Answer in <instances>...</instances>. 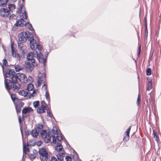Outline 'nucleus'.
Listing matches in <instances>:
<instances>
[{
    "label": "nucleus",
    "instance_id": "obj_1",
    "mask_svg": "<svg viewBox=\"0 0 161 161\" xmlns=\"http://www.w3.org/2000/svg\"><path fill=\"white\" fill-rule=\"evenodd\" d=\"M4 75L5 88L9 91L12 88V85L14 84L16 77L15 72L14 69H8L6 70L5 75L4 74Z\"/></svg>",
    "mask_w": 161,
    "mask_h": 161
},
{
    "label": "nucleus",
    "instance_id": "obj_2",
    "mask_svg": "<svg viewBox=\"0 0 161 161\" xmlns=\"http://www.w3.org/2000/svg\"><path fill=\"white\" fill-rule=\"evenodd\" d=\"M18 79L22 83H25L27 79L25 75L23 73H19L16 74L15 80L13 85H12V88L15 91H18L20 88V85L17 82Z\"/></svg>",
    "mask_w": 161,
    "mask_h": 161
},
{
    "label": "nucleus",
    "instance_id": "obj_3",
    "mask_svg": "<svg viewBox=\"0 0 161 161\" xmlns=\"http://www.w3.org/2000/svg\"><path fill=\"white\" fill-rule=\"evenodd\" d=\"M40 134L44 142L48 143L50 142L51 143H55L56 138L55 136H50L49 132L45 130H42L40 131Z\"/></svg>",
    "mask_w": 161,
    "mask_h": 161
},
{
    "label": "nucleus",
    "instance_id": "obj_4",
    "mask_svg": "<svg viewBox=\"0 0 161 161\" xmlns=\"http://www.w3.org/2000/svg\"><path fill=\"white\" fill-rule=\"evenodd\" d=\"M22 11H23L24 12H22V14L21 15L20 19L17 20L16 23L14 24L15 25L23 26L26 24V21L24 19H27V14L25 9L22 10Z\"/></svg>",
    "mask_w": 161,
    "mask_h": 161
},
{
    "label": "nucleus",
    "instance_id": "obj_5",
    "mask_svg": "<svg viewBox=\"0 0 161 161\" xmlns=\"http://www.w3.org/2000/svg\"><path fill=\"white\" fill-rule=\"evenodd\" d=\"M29 35L30 37H29V41H30L31 48L33 50L37 48L39 51L41 50L42 49L41 47L38 43H37L36 41L34 39L32 35L29 34Z\"/></svg>",
    "mask_w": 161,
    "mask_h": 161
},
{
    "label": "nucleus",
    "instance_id": "obj_6",
    "mask_svg": "<svg viewBox=\"0 0 161 161\" xmlns=\"http://www.w3.org/2000/svg\"><path fill=\"white\" fill-rule=\"evenodd\" d=\"M38 90L37 89H35L33 90L32 93L28 92L27 90H21L19 92V94L24 97H26L27 98H30L32 97H34L36 96Z\"/></svg>",
    "mask_w": 161,
    "mask_h": 161
},
{
    "label": "nucleus",
    "instance_id": "obj_7",
    "mask_svg": "<svg viewBox=\"0 0 161 161\" xmlns=\"http://www.w3.org/2000/svg\"><path fill=\"white\" fill-rule=\"evenodd\" d=\"M39 153L40 155V158L43 161H46L48 160V154L45 148L39 149Z\"/></svg>",
    "mask_w": 161,
    "mask_h": 161
},
{
    "label": "nucleus",
    "instance_id": "obj_8",
    "mask_svg": "<svg viewBox=\"0 0 161 161\" xmlns=\"http://www.w3.org/2000/svg\"><path fill=\"white\" fill-rule=\"evenodd\" d=\"M29 34H31L29 32H22L18 35V39L19 41L22 42H25L28 39L29 40Z\"/></svg>",
    "mask_w": 161,
    "mask_h": 161
},
{
    "label": "nucleus",
    "instance_id": "obj_9",
    "mask_svg": "<svg viewBox=\"0 0 161 161\" xmlns=\"http://www.w3.org/2000/svg\"><path fill=\"white\" fill-rule=\"evenodd\" d=\"M43 129V125H39L35 129L32 130L31 131V134L33 137H36L38 135L39 132Z\"/></svg>",
    "mask_w": 161,
    "mask_h": 161
},
{
    "label": "nucleus",
    "instance_id": "obj_10",
    "mask_svg": "<svg viewBox=\"0 0 161 161\" xmlns=\"http://www.w3.org/2000/svg\"><path fill=\"white\" fill-rule=\"evenodd\" d=\"M35 57L34 56V54L32 52H29L28 53L27 57V58L28 60H31V62L32 63V65L34 66H36L37 65V63L34 57Z\"/></svg>",
    "mask_w": 161,
    "mask_h": 161
},
{
    "label": "nucleus",
    "instance_id": "obj_11",
    "mask_svg": "<svg viewBox=\"0 0 161 161\" xmlns=\"http://www.w3.org/2000/svg\"><path fill=\"white\" fill-rule=\"evenodd\" d=\"M36 53L37 54L36 58L39 61L40 63H42L43 65L45 66L46 62V58H44L43 55L40 52H39V53H38V52L36 51Z\"/></svg>",
    "mask_w": 161,
    "mask_h": 161
},
{
    "label": "nucleus",
    "instance_id": "obj_12",
    "mask_svg": "<svg viewBox=\"0 0 161 161\" xmlns=\"http://www.w3.org/2000/svg\"><path fill=\"white\" fill-rule=\"evenodd\" d=\"M41 106L37 109V112L39 114H42L45 112L46 107V103L44 101H42L41 103Z\"/></svg>",
    "mask_w": 161,
    "mask_h": 161
},
{
    "label": "nucleus",
    "instance_id": "obj_13",
    "mask_svg": "<svg viewBox=\"0 0 161 161\" xmlns=\"http://www.w3.org/2000/svg\"><path fill=\"white\" fill-rule=\"evenodd\" d=\"M9 14V12L7 9L2 8L0 10V14L2 16L7 17Z\"/></svg>",
    "mask_w": 161,
    "mask_h": 161
},
{
    "label": "nucleus",
    "instance_id": "obj_14",
    "mask_svg": "<svg viewBox=\"0 0 161 161\" xmlns=\"http://www.w3.org/2000/svg\"><path fill=\"white\" fill-rule=\"evenodd\" d=\"M32 64H31L30 62H27L26 64L25 67L27 71L29 72H31L33 69Z\"/></svg>",
    "mask_w": 161,
    "mask_h": 161
},
{
    "label": "nucleus",
    "instance_id": "obj_15",
    "mask_svg": "<svg viewBox=\"0 0 161 161\" xmlns=\"http://www.w3.org/2000/svg\"><path fill=\"white\" fill-rule=\"evenodd\" d=\"M131 126H130L125 131V133L126 136H127V137H124V139L126 141H127L129 140L130 137L129 133L131 128Z\"/></svg>",
    "mask_w": 161,
    "mask_h": 161
},
{
    "label": "nucleus",
    "instance_id": "obj_16",
    "mask_svg": "<svg viewBox=\"0 0 161 161\" xmlns=\"http://www.w3.org/2000/svg\"><path fill=\"white\" fill-rule=\"evenodd\" d=\"M45 76H44L42 77H39L37 81L38 85L39 86H40L43 83H45Z\"/></svg>",
    "mask_w": 161,
    "mask_h": 161
},
{
    "label": "nucleus",
    "instance_id": "obj_17",
    "mask_svg": "<svg viewBox=\"0 0 161 161\" xmlns=\"http://www.w3.org/2000/svg\"><path fill=\"white\" fill-rule=\"evenodd\" d=\"M25 0H22V3L20 4L19 8L18 10L17 11V13L19 14H20L22 13V10L23 9H25V8L24 7V6L23 5V3L24 2Z\"/></svg>",
    "mask_w": 161,
    "mask_h": 161
},
{
    "label": "nucleus",
    "instance_id": "obj_18",
    "mask_svg": "<svg viewBox=\"0 0 161 161\" xmlns=\"http://www.w3.org/2000/svg\"><path fill=\"white\" fill-rule=\"evenodd\" d=\"M64 153H59L56 155V156L57 157L58 159V160L59 161H63L64 159Z\"/></svg>",
    "mask_w": 161,
    "mask_h": 161
},
{
    "label": "nucleus",
    "instance_id": "obj_19",
    "mask_svg": "<svg viewBox=\"0 0 161 161\" xmlns=\"http://www.w3.org/2000/svg\"><path fill=\"white\" fill-rule=\"evenodd\" d=\"M12 54L14 57L16 58V60L19 61L20 60V58L19 55L18 53H16L15 51H14V52H12Z\"/></svg>",
    "mask_w": 161,
    "mask_h": 161
},
{
    "label": "nucleus",
    "instance_id": "obj_20",
    "mask_svg": "<svg viewBox=\"0 0 161 161\" xmlns=\"http://www.w3.org/2000/svg\"><path fill=\"white\" fill-rule=\"evenodd\" d=\"M14 69L16 72H19L23 70V67L19 64H17L15 65Z\"/></svg>",
    "mask_w": 161,
    "mask_h": 161
},
{
    "label": "nucleus",
    "instance_id": "obj_21",
    "mask_svg": "<svg viewBox=\"0 0 161 161\" xmlns=\"http://www.w3.org/2000/svg\"><path fill=\"white\" fill-rule=\"evenodd\" d=\"M148 83L147 84V90L149 91L152 89V83L151 82V80L150 78H147Z\"/></svg>",
    "mask_w": 161,
    "mask_h": 161
},
{
    "label": "nucleus",
    "instance_id": "obj_22",
    "mask_svg": "<svg viewBox=\"0 0 161 161\" xmlns=\"http://www.w3.org/2000/svg\"><path fill=\"white\" fill-rule=\"evenodd\" d=\"M34 87L33 84H29L27 86V89H26L27 91L29 92L31 91L34 89Z\"/></svg>",
    "mask_w": 161,
    "mask_h": 161
},
{
    "label": "nucleus",
    "instance_id": "obj_23",
    "mask_svg": "<svg viewBox=\"0 0 161 161\" xmlns=\"http://www.w3.org/2000/svg\"><path fill=\"white\" fill-rule=\"evenodd\" d=\"M31 108H24L22 111V113L23 115L24 114H26L28 113L30 111Z\"/></svg>",
    "mask_w": 161,
    "mask_h": 161
},
{
    "label": "nucleus",
    "instance_id": "obj_24",
    "mask_svg": "<svg viewBox=\"0 0 161 161\" xmlns=\"http://www.w3.org/2000/svg\"><path fill=\"white\" fill-rule=\"evenodd\" d=\"M3 65H2V68H3V73H4V70H3V69H4V67H3V66H6L7 65H8L7 64H8V62H7V60L5 59H4L3 60Z\"/></svg>",
    "mask_w": 161,
    "mask_h": 161
},
{
    "label": "nucleus",
    "instance_id": "obj_25",
    "mask_svg": "<svg viewBox=\"0 0 161 161\" xmlns=\"http://www.w3.org/2000/svg\"><path fill=\"white\" fill-rule=\"evenodd\" d=\"M62 146L60 143H58V145L56 147V150L58 151H60L62 149Z\"/></svg>",
    "mask_w": 161,
    "mask_h": 161
},
{
    "label": "nucleus",
    "instance_id": "obj_26",
    "mask_svg": "<svg viewBox=\"0 0 161 161\" xmlns=\"http://www.w3.org/2000/svg\"><path fill=\"white\" fill-rule=\"evenodd\" d=\"M8 1V0H0V6L3 7L7 3Z\"/></svg>",
    "mask_w": 161,
    "mask_h": 161
},
{
    "label": "nucleus",
    "instance_id": "obj_27",
    "mask_svg": "<svg viewBox=\"0 0 161 161\" xmlns=\"http://www.w3.org/2000/svg\"><path fill=\"white\" fill-rule=\"evenodd\" d=\"M8 8L10 11H13L15 8V6L14 4L8 5Z\"/></svg>",
    "mask_w": 161,
    "mask_h": 161
},
{
    "label": "nucleus",
    "instance_id": "obj_28",
    "mask_svg": "<svg viewBox=\"0 0 161 161\" xmlns=\"http://www.w3.org/2000/svg\"><path fill=\"white\" fill-rule=\"evenodd\" d=\"M56 137L57 138V139L59 141H61L63 140V138L62 136L60 134H58L57 135Z\"/></svg>",
    "mask_w": 161,
    "mask_h": 161
},
{
    "label": "nucleus",
    "instance_id": "obj_29",
    "mask_svg": "<svg viewBox=\"0 0 161 161\" xmlns=\"http://www.w3.org/2000/svg\"><path fill=\"white\" fill-rule=\"evenodd\" d=\"M23 153L24 154H26L27 151H29V149L27 148L26 145H24L23 147Z\"/></svg>",
    "mask_w": 161,
    "mask_h": 161
},
{
    "label": "nucleus",
    "instance_id": "obj_30",
    "mask_svg": "<svg viewBox=\"0 0 161 161\" xmlns=\"http://www.w3.org/2000/svg\"><path fill=\"white\" fill-rule=\"evenodd\" d=\"M30 30H33V27L32 25L30 24L29 22H26V24L25 25Z\"/></svg>",
    "mask_w": 161,
    "mask_h": 161
},
{
    "label": "nucleus",
    "instance_id": "obj_31",
    "mask_svg": "<svg viewBox=\"0 0 161 161\" xmlns=\"http://www.w3.org/2000/svg\"><path fill=\"white\" fill-rule=\"evenodd\" d=\"M39 105V101H36L33 102V105L35 108H36Z\"/></svg>",
    "mask_w": 161,
    "mask_h": 161
},
{
    "label": "nucleus",
    "instance_id": "obj_32",
    "mask_svg": "<svg viewBox=\"0 0 161 161\" xmlns=\"http://www.w3.org/2000/svg\"><path fill=\"white\" fill-rule=\"evenodd\" d=\"M53 132L54 134L57 135L58 134V130L56 127L53 128Z\"/></svg>",
    "mask_w": 161,
    "mask_h": 161
},
{
    "label": "nucleus",
    "instance_id": "obj_33",
    "mask_svg": "<svg viewBox=\"0 0 161 161\" xmlns=\"http://www.w3.org/2000/svg\"><path fill=\"white\" fill-rule=\"evenodd\" d=\"M146 74L147 75H150L151 74V70L150 68L147 69L146 70Z\"/></svg>",
    "mask_w": 161,
    "mask_h": 161
},
{
    "label": "nucleus",
    "instance_id": "obj_34",
    "mask_svg": "<svg viewBox=\"0 0 161 161\" xmlns=\"http://www.w3.org/2000/svg\"><path fill=\"white\" fill-rule=\"evenodd\" d=\"M45 97L47 100L49 102L50 101L49 93L47 91L46 92Z\"/></svg>",
    "mask_w": 161,
    "mask_h": 161
},
{
    "label": "nucleus",
    "instance_id": "obj_35",
    "mask_svg": "<svg viewBox=\"0 0 161 161\" xmlns=\"http://www.w3.org/2000/svg\"><path fill=\"white\" fill-rule=\"evenodd\" d=\"M16 109L18 114L19 113H20L21 111V108L19 107L18 106H16Z\"/></svg>",
    "mask_w": 161,
    "mask_h": 161
},
{
    "label": "nucleus",
    "instance_id": "obj_36",
    "mask_svg": "<svg viewBox=\"0 0 161 161\" xmlns=\"http://www.w3.org/2000/svg\"><path fill=\"white\" fill-rule=\"evenodd\" d=\"M11 97L13 101L14 102L16 99V96L15 95L12 94L11 95Z\"/></svg>",
    "mask_w": 161,
    "mask_h": 161
},
{
    "label": "nucleus",
    "instance_id": "obj_37",
    "mask_svg": "<svg viewBox=\"0 0 161 161\" xmlns=\"http://www.w3.org/2000/svg\"><path fill=\"white\" fill-rule=\"evenodd\" d=\"M47 115L48 117H50L51 118L53 116V115L51 114V113L50 112L49 110L47 109Z\"/></svg>",
    "mask_w": 161,
    "mask_h": 161
},
{
    "label": "nucleus",
    "instance_id": "obj_38",
    "mask_svg": "<svg viewBox=\"0 0 161 161\" xmlns=\"http://www.w3.org/2000/svg\"><path fill=\"white\" fill-rule=\"evenodd\" d=\"M30 158L31 159H34L36 158V155L35 154H30L29 155Z\"/></svg>",
    "mask_w": 161,
    "mask_h": 161
},
{
    "label": "nucleus",
    "instance_id": "obj_39",
    "mask_svg": "<svg viewBox=\"0 0 161 161\" xmlns=\"http://www.w3.org/2000/svg\"><path fill=\"white\" fill-rule=\"evenodd\" d=\"M47 85L45 83H44L42 86V90L44 91L46 90L47 89Z\"/></svg>",
    "mask_w": 161,
    "mask_h": 161
},
{
    "label": "nucleus",
    "instance_id": "obj_40",
    "mask_svg": "<svg viewBox=\"0 0 161 161\" xmlns=\"http://www.w3.org/2000/svg\"><path fill=\"white\" fill-rule=\"evenodd\" d=\"M9 18L10 19H16V16L14 14H13L11 15L9 17Z\"/></svg>",
    "mask_w": 161,
    "mask_h": 161
},
{
    "label": "nucleus",
    "instance_id": "obj_41",
    "mask_svg": "<svg viewBox=\"0 0 161 161\" xmlns=\"http://www.w3.org/2000/svg\"><path fill=\"white\" fill-rule=\"evenodd\" d=\"M140 103V95L139 94L138 97V98L137 100V103L138 105H139Z\"/></svg>",
    "mask_w": 161,
    "mask_h": 161
},
{
    "label": "nucleus",
    "instance_id": "obj_42",
    "mask_svg": "<svg viewBox=\"0 0 161 161\" xmlns=\"http://www.w3.org/2000/svg\"><path fill=\"white\" fill-rule=\"evenodd\" d=\"M65 160L66 161H71V159L70 156H67L65 157Z\"/></svg>",
    "mask_w": 161,
    "mask_h": 161
},
{
    "label": "nucleus",
    "instance_id": "obj_43",
    "mask_svg": "<svg viewBox=\"0 0 161 161\" xmlns=\"http://www.w3.org/2000/svg\"><path fill=\"white\" fill-rule=\"evenodd\" d=\"M11 48L12 52H14V51H15L14 48L13 44L12 42L11 43Z\"/></svg>",
    "mask_w": 161,
    "mask_h": 161
},
{
    "label": "nucleus",
    "instance_id": "obj_44",
    "mask_svg": "<svg viewBox=\"0 0 161 161\" xmlns=\"http://www.w3.org/2000/svg\"><path fill=\"white\" fill-rule=\"evenodd\" d=\"M37 145L38 146H40L42 143V142L41 141H38L37 142H36Z\"/></svg>",
    "mask_w": 161,
    "mask_h": 161
},
{
    "label": "nucleus",
    "instance_id": "obj_45",
    "mask_svg": "<svg viewBox=\"0 0 161 161\" xmlns=\"http://www.w3.org/2000/svg\"><path fill=\"white\" fill-rule=\"evenodd\" d=\"M23 44L22 43H18V46L19 48H21L23 47Z\"/></svg>",
    "mask_w": 161,
    "mask_h": 161
},
{
    "label": "nucleus",
    "instance_id": "obj_46",
    "mask_svg": "<svg viewBox=\"0 0 161 161\" xmlns=\"http://www.w3.org/2000/svg\"><path fill=\"white\" fill-rule=\"evenodd\" d=\"M141 52V46L139 47L138 49V56H139V55L140 54V53Z\"/></svg>",
    "mask_w": 161,
    "mask_h": 161
},
{
    "label": "nucleus",
    "instance_id": "obj_47",
    "mask_svg": "<svg viewBox=\"0 0 161 161\" xmlns=\"http://www.w3.org/2000/svg\"><path fill=\"white\" fill-rule=\"evenodd\" d=\"M19 121L20 124H21L22 122L21 118L20 116H19Z\"/></svg>",
    "mask_w": 161,
    "mask_h": 161
},
{
    "label": "nucleus",
    "instance_id": "obj_48",
    "mask_svg": "<svg viewBox=\"0 0 161 161\" xmlns=\"http://www.w3.org/2000/svg\"><path fill=\"white\" fill-rule=\"evenodd\" d=\"M147 35H148V33H147V32L145 33V39H147Z\"/></svg>",
    "mask_w": 161,
    "mask_h": 161
},
{
    "label": "nucleus",
    "instance_id": "obj_49",
    "mask_svg": "<svg viewBox=\"0 0 161 161\" xmlns=\"http://www.w3.org/2000/svg\"><path fill=\"white\" fill-rule=\"evenodd\" d=\"M148 33L147 30V24H145V33Z\"/></svg>",
    "mask_w": 161,
    "mask_h": 161
},
{
    "label": "nucleus",
    "instance_id": "obj_50",
    "mask_svg": "<svg viewBox=\"0 0 161 161\" xmlns=\"http://www.w3.org/2000/svg\"><path fill=\"white\" fill-rule=\"evenodd\" d=\"M28 79H29V80H30V79H32V77H31V76H30L29 77Z\"/></svg>",
    "mask_w": 161,
    "mask_h": 161
},
{
    "label": "nucleus",
    "instance_id": "obj_51",
    "mask_svg": "<svg viewBox=\"0 0 161 161\" xmlns=\"http://www.w3.org/2000/svg\"><path fill=\"white\" fill-rule=\"evenodd\" d=\"M25 134L26 135H29V133H28H28H27V132H25Z\"/></svg>",
    "mask_w": 161,
    "mask_h": 161
},
{
    "label": "nucleus",
    "instance_id": "obj_52",
    "mask_svg": "<svg viewBox=\"0 0 161 161\" xmlns=\"http://www.w3.org/2000/svg\"><path fill=\"white\" fill-rule=\"evenodd\" d=\"M156 133H154V136H155L156 135Z\"/></svg>",
    "mask_w": 161,
    "mask_h": 161
},
{
    "label": "nucleus",
    "instance_id": "obj_53",
    "mask_svg": "<svg viewBox=\"0 0 161 161\" xmlns=\"http://www.w3.org/2000/svg\"><path fill=\"white\" fill-rule=\"evenodd\" d=\"M21 131L22 132V129H21Z\"/></svg>",
    "mask_w": 161,
    "mask_h": 161
}]
</instances>
